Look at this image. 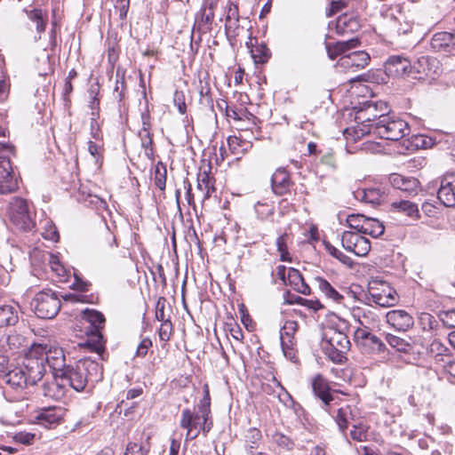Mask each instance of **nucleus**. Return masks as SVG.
I'll return each instance as SVG.
<instances>
[{
	"mask_svg": "<svg viewBox=\"0 0 455 455\" xmlns=\"http://www.w3.org/2000/svg\"><path fill=\"white\" fill-rule=\"evenodd\" d=\"M148 450L137 443H130L126 447L124 455H148Z\"/></svg>",
	"mask_w": 455,
	"mask_h": 455,
	"instance_id": "e2e57ef3",
	"label": "nucleus"
},
{
	"mask_svg": "<svg viewBox=\"0 0 455 455\" xmlns=\"http://www.w3.org/2000/svg\"><path fill=\"white\" fill-rule=\"evenodd\" d=\"M43 344H32L25 354L22 367L28 375L30 386L36 385L40 381L46 372V365L44 363L43 354Z\"/></svg>",
	"mask_w": 455,
	"mask_h": 455,
	"instance_id": "0eeeda50",
	"label": "nucleus"
},
{
	"mask_svg": "<svg viewBox=\"0 0 455 455\" xmlns=\"http://www.w3.org/2000/svg\"><path fill=\"white\" fill-rule=\"evenodd\" d=\"M238 22L237 18V11L236 8H229L228 12L226 17V23L225 27L227 29L232 28L234 26H236V23Z\"/></svg>",
	"mask_w": 455,
	"mask_h": 455,
	"instance_id": "338daca9",
	"label": "nucleus"
},
{
	"mask_svg": "<svg viewBox=\"0 0 455 455\" xmlns=\"http://www.w3.org/2000/svg\"><path fill=\"white\" fill-rule=\"evenodd\" d=\"M272 189L275 195L283 196L289 189L291 180L289 174L283 169H278L271 178Z\"/></svg>",
	"mask_w": 455,
	"mask_h": 455,
	"instance_id": "c85d7f7f",
	"label": "nucleus"
},
{
	"mask_svg": "<svg viewBox=\"0 0 455 455\" xmlns=\"http://www.w3.org/2000/svg\"><path fill=\"white\" fill-rule=\"evenodd\" d=\"M204 396L197 404V412L190 409H184L181 412L180 426L187 430L186 440H194L200 432L208 433L212 427L211 420V397L209 387H203Z\"/></svg>",
	"mask_w": 455,
	"mask_h": 455,
	"instance_id": "f03ea898",
	"label": "nucleus"
},
{
	"mask_svg": "<svg viewBox=\"0 0 455 455\" xmlns=\"http://www.w3.org/2000/svg\"><path fill=\"white\" fill-rule=\"evenodd\" d=\"M343 248L359 257L366 256L371 251L369 239L363 236L361 233L344 231L341 235Z\"/></svg>",
	"mask_w": 455,
	"mask_h": 455,
	"instance_id": "4468645a",
	"label": "nucleus"
},
{
	"mask_svg": "<svg viewBox=\"0 0 455 455\" xmlns=\"http://www.w3.org/2000/svg\"><path fill=\"white\" fill-rule=\"evenodd\" d=\"M19 321L16 307L9 304L0 306V328L13 326Z\"/></svg>",
	"mask_w": 455,
	"mask_h": 455,
	"instance_id": "473e14b6",
	"label": "nucleus"
},
{
	"mask_svg": "<svg viewBox=\"0 0 455 455\" xmlns=\"http://www.w3.org/2000/svg\"><path fill=\"white\" fill-rule=\"evenodd\" d=\"M387 323L398 331H406L414 324L413 317L404 310H391L386 315Z\"/></svg>",
	"mask_w": 455,
	"mask_h": 455,
	"instance_id": "5701e85b",
	"label": "nucleus"
},
{
	"mask_svg": "<svg viewBox=\"0 0 455 455\" xmlns=\"http://www.w3.org/2000/svg\"><path fill=\"white\" fill-rule=\"evenodd\" d=\"M43 358L46 366L52 370L53 376L58 379L60 374H64L63 371L67 367L66 355L60 347L43 344Z\"/></svg>",
	"mask_w": 455,
	"mask_h": 455,
	"instance_id": "ddd939ff",
	"label": "nucleus"
},
{
	"mask_svg": "<svg viewBox=\"0 0 455 455\" xmlns=\"http://www.w3.org/2000/svg\"><path fill=\"white\" fill-rule=\"evenodd\" d=\"M35 314L39 318H53L60 309V300L50 289L37 292L31 302Z\"/></svg>",
	"mask_w": 455,
	"mask_h": 455,
	"instance_id": "9d476101",
	"label": "nucleus"
},
{
	"mask_svg": "<svg viewBox=\"0 0 455 455\" xmlns=\"http://www.w3.org/2000/svg\"><path fill=\"white\" fill-rule=\"evenodd\" d=\"M351 315L359 326L356 329H366L371 331L377 323L375 313L368 307H355L352 308Z\"/></svg>",
	"mask_w": 455,
	"mask_h": 455,
	"instance_id": "b1692460",
	"label": "nucleus"
},
{
	"mask_svg": "<svg viewBox=\"0 0 455 455\" xmlns=\"http://www.w3.org/2000/svg\"><path fill=\"white\" fill-rule=\"evenodd\" d=\"M437 197L446 207L455 206V172L442 177Z\"/></svg>",
	"mask_w": 455,
	"mask_h": 455,
	"instance_id": "a211bd4d",
	"label": "nucleus"
},
{
	"mask_svg": "<svg viewBox=\"0 0 455 455\" xmlns=\"http://www.w3.org/2000/svg\"><path fill=\"white\" fill-rule=\"evenodd\" d=\"M8 216L11 222L19 229L31 231L36 227L34 207L27 200L13 197L8 206Z\"/></svg>",
	"mask_w": 455,
	"mask_h": 455,
	"instance_id": "39448f33",
	"label": "nucleus"
},
{
	"mask_svg": "<svg viewBox=\"0 0 455 455\" xmlns=\"http://www.w3.org/2000/svg\"><path fill=\"white\" fill-rule=\"evenodd\" d=\"M327 251L335 259H337L339 262L344 264L347 267H351L354 264L353 259L344 254L341 251L331 245V243L325 244Z\"/></svg>",
	"mask_w": 455,
	"mask_h": 455,
	"instance_id": "603ef678",
	"label": "nucleus"
},
{
	"mask_svg": "<svg viewBox=\"0 0 455 455\" xmlns=\"http://www.w3.org/2000/svg\"><path fill=\"white\" fill-rule=\"evenodd\" d=\"M369 294L371 300L380 307H394L398 302L396 291L386 283H381L380 287L370 286Z\"/></svg>",
	"mask_w": 455,
	"mask_h": 455,
	"instance_id": "dca6fc26",
	"label": "nucleus"
},
{
	"mask_svg": "<svg viewBox=\"0 0 455 455\" xmlns=\"http://www.w3.org/2000/svg\"><path fill=\"white\" fill-rule=\"evenodd\" d=\"M365 219L366 216L363 214H350L347 217L346 222L350 228L356 230V233H362Z\"/></svg>",
	"mask_w": 455,
	"mask_h": 455,
	"instance_id": "864d4df0",
	"label": "nucleus"
},
{
	"mask_svg": "<svg viewBox=\"0 0 455 455\" xmlns=\"http://www.w3.org/2000/svg\"><path fill=\"white\" fill-rule=\"evenodd\" d=\"M363 228L361 234L370 235L375 238L381 235L385 230L383 224L379 220L367 217Z\"/></svg>",
	"mask_w": 455,
	"mask_h": 455,
	"instance_id": "37998d69",
	"label": "nucleus"
},
{
	"mask_svg": "<svg viewBox=\"0 0 455 455\" xmlns=\"http://www.w3.org/2000/svg\"><path fill=\"white\" fill-rule=\"evenodd\" d=\"M100 359L97 358V353L93 358H81L75 365H67L64 374H60L59 378L62 382L67 381L76 391H83L89 383L94 384L102 379L103 369L99 363Z\"/></svg>",
	"mask_w": 455,
	"mask_h": 455,
	"instance_id": "f257e3e1",
	"label": "nucleus"
},
{
	"mask_svg": "<svg viewBox=\"0 0 455 455\" xmlns=\"http://www.w3.org/2000/svg\"><path fill=\"white\" fill-rule=\"evenodd\" d=\"M385 72L389 76H402L412 74L411 61L403 56H390L385 63Z\"/></svg>",
	"mask_w": 455,
	"mask_h": 455,
	"instance_id": "aec40b11",
	"label": "nucleus"
},
{
	"mask_svg": "<svg viewBox=\"0 0 455 455\" xmlns=\"http://www.w3.org/2000/svg\"><path fill=\"white\" fill-rule=\"evenodd\" d=\"M286 239H287V235H280L276 239L277 251L280 253V259L282 261H290L291 260V257L289 255L288 248H287V244H286Z\"/></svg>",
	"mask_w": 455,
	"mask_h": 455,
	"instance_id": "13d9d810",
	"label": "nucleus"
},
{
	"mask_svg": "<svg viewBox=\"0 0 455 455\" xmlns=\"http://www.w3.org/2000/svg\"><path fill=\"white\" fill-rule=\"evenodd\" d=\"M27 16L36 24V29L39 34L38 37H36V40L41 38V34L44 32L45 27L48 21V16L46 12H43L41 9H33L30 11H27Z\"/></svg>",
	"mask_w": 455,
	"mask_h": 455,
	"instance_id": "c9c22d12",
	"label": "nucleus"
},
{
	"mask_svg": "<svg viewBox=\"0 0 455 455\" xmlns=\"http://www.w3.org/2000/svg\"><path fill=\"white\" fill-rule=\"evenodd\" d=\"M388 180L394 188L408 193H414L417 191L419 182L415 178L404 177L398 173H392Z\"/></svg>",
	"mask_w": 455,
	"mask_h": 455,
	"instance_id": "bb28decb",
	"label": "nucleus"
},
{
	"mask_svg": "<svg viewBox=\"0 0 455 455\" xmlns=\"http://www.w3.org/2000/svg\"><path fill=\"white\" fill-rule=\"evenodd\" d=\"M312 390L315 396L320 398L324 406L333 399L330 393V387L327 379L321 374H316L311 380Z\"/></svg>",
	"mask_w": 455,
	"mask_h": 455,
	"instance_id": "a878e982",
	"label": "nucleus"
},
{
	"mask_svg": "<svg viewBox=\"0 0 455 455\" xmlns=\"http://www.w3.org/2000/svg\"><path fill=\"white\" fill-rule=\"evenodd\" d=\"M391 208L395 212L404 214L413 220L419 218V211L418 205L409 200L394 201L391 204Z\"/></svg>",
	"mask_w": 455,
	"mask_h": 455,
	"instance_id": "7c9ffc66",
	"label": "nucleus"
},
{
	"mask_svg": "<svg viewBox=\"0 0 455 455\" xmlns=\"http://www.w3.org/2000/svg\"><path fill=\"white\" fill-rule=\"evenodd\" d=\"M356 198L361 201L371 204H379L383 199V193L377 188H367L363 190L357 191Z\"/></svg>",
	"mask_w": 455,
	"mask_h": 455,
	"instance_id": "58836bf2",
	"label": "nucleus"
},
{
	"mask_svg": "<svg viewBox=\"0 0 455 455\" xmlns=\"http://www.w3.org/2000/svg\"><path fill=\"white\" fill-rule=\"evenodd\" d=\"M440 319L445 326L455 328V308L442 312Z\"/></svg>",
	"mask_w": 455,
	"mask_h": 455,
	"instance_id": "0e129e2a",
	"label": "nucleus"
},
{
	"mask_svg": "<svg viewBox=\"0 0 455 455\" xmlns=\"http://www.w3.org/2000/svg\"><path fill=\"white\" fill-rule=\"evenodd\" d=\"M22 365L14 366L1 374V380L12 388H24L30 385Z\"/></svg>",
	"mask_w": 455,
	"mask_h": 455,
	"instance_id": "4be33fe9",
	"label": "nucleus"
},
{
	"mask_svg": "<svg viewBox=\"0 0 455 455\" xmlns=\"http://www.w3.org/2000/svg\"><path fill=\"white\" fill-rule=\"evenodd\" d=\"M351 415V408L349 406L341 407L337 411L335 420L341 431L347 428Z\"/></svg>",
	"mask_w": 455,
	"mask_h": 455,
	"instance_id": "09e8293b",
	"label": "nucleus"
},
{
	"mask_svg": "<svg viewBox=\"0 0 455 455\" xmlns=\"http://www.w3.org/2000/svg\"><path fill=\"white\" fill-rule=\"evenodd\" d=\"M200 104L213 108V100L211 95V87L207 82L199 81Z\"/></svg>",
	"mask_w": 455,
	"mask_h": 455,
	"instance_id": "8fccbe9b",
	"label": "nucleus"
},
{
	"mask_svg": "<svg viewBox=\"0 0 455 455\" xmlns=\"http://www.w3.org/2000/svg\"><path fill=\"white\" fill-rule=\"evenodd\" d=\"M359 40L353 38L347 41H339L334 44H327L326 50L328 56L331 60L336 59L339 55H346L345 53L353 48H356L359 45Z\"/></svg>",
	"mask_w": 455,
	"mask_h": 455,
	"instance_id": "cd10ccee",
	"label": "nucleus"
},
{
	"mask_svg": "<svg viewBox=\"0 0 455 455\" xmlns=\"http://www.w3.org/2000/svg\"><path fill=\"white\" fill-rule=\"evenodd\" d=\"M323 350L335 363H341L349 350L350 341L347 336L336 329L329 328L323 332Z\"/></svg>",
	"mask_w": 455,
	"mask_h": 455,
	"instance_id": "1a4fd4ad",
	"label": "nucleus"
},
{
	"mask_svg": "<svg viewBox=\"0 0 455 455\" xmlns=\"http://www.w3.org/2000/svg\"><path fill=\"white\" fill-rule=\"evenodd\" d=\"M387 111V106L384 102L365 101L359 107L355 114V121L361 125L349 127L344 131V136L347 141H356L366 134L373 133L379 116Z\"/></svg>",
	"mask_w": 455,
	"mask_h": 455,
	"instance_id": "7ed1b4c3",
	"label": "nucleus"
},
{
	"mask_svg": "<svg viewBox=\"0 0 455 455\" xmlns=\"http://www.w3.org/2000/svg\"><path fill=\"white\" fill-rule=\"evenodd\" d=\"M432 49L439 52H451L454 49L453 34L446 31L435 33L430 42Z\"/></svg>",
	"mask_w": 455,
	"mask_h": 455,
	"instance_id": "393cba45",
	"label": "nucleus"
},
{
	"mask_svg": "<svg viewBox=\"0 0 455 455\" xmlns=\"http://www.w3.org/2000/svg\"><path fill=\"white\" fill-rule=\"evenodd\" d=\"M173 333V325L171 320L161 322L158 329L159 339L162 341L167 342L171 339Z\"/></svg>",
	"mask_w": 455,
	"mask_h": 455,
	"instance_id": "4d7b16f0",
	"label": "nucleus"
},
{
	"mask_svg": "<svg viewBox=\"0 0 455 455\" xmlns=\"http://www.w3.org/2000/svg\"><path fill=\"white\" fill-rule=\"evenodd\" d=\"M99 244L102 249H113L117 247L116 236L107 226L102 230L99 239Z\"/></svg>",
	"mask_w": 455,
	"mask_h": 455,
	"instance_id": "de8ad7c7",
	"label": "nucleus"
},
{
	"mask_svg": "<svg viewBox=\"0 0 455 455\" xmlns=\"http://www.w3.org/2000/svg\"><path fill=\"white\" fill-rule=\"evenodd\" d=\"M141 146L144 148V154L145 156L153 160L154 159V150L152 148L153 145V139L152 134L149 132L148 124H147L145 121H143V126L141 130L139 132Z\"/></svg>",
	"mask_w": 455,
	"mask_h": 455,
	"instance_id": "a19ab883",
	"label": "nucleus"
},
{
	"mask_svg": "<svg viewBox=\"0 0 455 455\" xmlns=\"http://www.w3.org/2000/svg\"><path fill=\"white\" fill-rule=\"evenodd\" d=\"M413 77L422 79L424 77H432L438 73V61L435 58L422 56L411 65Z\"/></svg>",
	"mask_w": 455,
	"mask_h": 455,
	"instance_id": "412c9836",
	"label": "nucleus"
},
{
	"mask_svg": "<svg viewBox=\"0 0 455 455\" xmlns=\"http://www.w3.org/2000/svg\"><path fill=\"white\" fill-rule=\"evenodd\" d=\"M197 189L202 192L203 199L210 198L214 191L213 180L206 172H200L197 175Z\"/></svg>",
	"mask_w": 455,
	"mask_h": 455,
	"instance_id": "ea45409f",
	"label": "nucleus"
},
{
	"mask_svg": "<svg viewBox=\"0 0 455 455\" xmlns=\"http://www.w3.org/2000/svg\"><path fill=\"white\" fill-rule=\"evenodd\" d=\"M350 437L357 442H365L368 440V427L363 424L354 425L350 431Z\"/></svg>",
	"mask_w": 455,
	"mask_h": 455,
	"instance_id": "6e6d98bb",
	"label": "nucleus"
},
{
	"mask_svg": "<svg viewBox=\"0 0 455 455\" xmlns=\"http://www.w3.org/2000/svg\"><path fill=\"white\" fill-rule=\"evenodd\" d=\"M155 185L161 190L165 188L166 184V168L161 164H157L155 168L154 176Z\"/></svg>",
	"mask_w": 455,
	"mask_h": 455,
	"instance_id": "5fc2aeb1",
	"label": "nucleus"
},
{
	"mask_svg": "<svg viewBox=\"0 0 455 455\" xmlns=\"http://www.w3.org/2000/svg\"><path fill=\"white\" fill-rule=\"evenodd\" d=\"M262 435L256 427H250L244 435L245 450L250 455H254V450L259 447Z\"/></svg>",
	"mask_w": 455,
	"mask_h": 455,
	"instance_id": "4c0bfd02",
	"label": "nucleus"
},
{
	"mask_svg": "<svg viewBox=\"0 0 455 455\" xmlns=\"http://www.w3.org/2000/svg\"><path fill=\"white\" fill-rule=\"evenodd\" d=\"M174 105L177 106L179 112L183 115L187 111V106L185 102V95L181 91H176L173 95Z\"/></svg>",
	"mask_w": 455,
	"mask_h": 455,
	"instance_id": "69168bd1",
	"label": "nucleus"
},
{
	"mask_svg": "<svg viewBox=\"0 0 455 455\" xmlns=\"http://www.w3.org/2000/svg\"><path fill=\"white\" fill-rule=\"evenodd\" d=\"M45 259L48 261L51 270L55 274L59 282H67L68 280L70 270L63 266L58 256L48 253L45 255Z\"/></svg>",
	"mask_w": 455,
	"mask_h": 455,
	"instance_id": "2f4dec72",
	"label": "nucleus"
},
{
	"mask_svg": "<svg viewBox=\"0 0 455 455\" xmlns=\"http://www.w3.org/2000/svg\"><path fill=\"white\" fill-rule=\"evenodd\" d=\"M359 27L358 20L354 15L341 14L338 17L336 29L339 34H344L348 31L353 32Z\"/></svg>",
	"mask_w": 455,
	"mask_h": 455,
	"instance_id": "e433bc0d",
	"label": "nucleus"
},
{
	"mask_svg": "<svg viewBox=\"0 0 455 455\" xmlns=\"http://www.w3.org/2000/svg\"><path fill=\"white\" fill-rule=\"evenodd\" d=\"M246 45L250 49L251 58L255 63L264 64L267 62L271 52L265 44H258L257 40H255V44H253L252 39L251 38L250 41L246 43Z\"/></svg>",
	"mask_w": 455,
	"mask_h": 455,
	"instance_id": "c756f323",
	"label": "nucleus"
},
{
	"mask_svg": "<svg viewBox=\"0 0 455 455\" xmlns=\"http://www.w3.org/2000/svg\"><path fill=\"white\" fill-rule=\"evenodd\" d=\"M297 330L298 323L293 320L286 321L280 330L281 347L283 355L286 358L294 363L297 361V352L294 348L295 342L293 336Z\"/></svg>",
	"mask_w": 455,
	"mask_h": 455,
	"instance_id": "2eb2a0df",
	"label": "nucleus"
},
{
	"mask_svg": "<svg viewBox=\"0 0 455 455\" xmlns=\"http://www.w3.org/2000/svg\"><path fill=\"white\" fill-rule=\"evenodd\" d=\"M255 211L260 219H267L274 213V205L268 203H259L255 204Z\"/></svg>",
	"mask_w": 455,
	"mask_h": 455,
	"instance_id": "052dcab7",
	"label": "nucleus"
},
{
	"mask_svg": "<svg viewBox=\"0 0 455 455\" xmlns=\"http://www.w3.org/2000/svg\"><path fill=\"white\" fill-rule=\"evenodd\" d=\"M315 282L319 290L327 298L332 299L335 302H340L342 300L343 296L338 291H336L328 281L323 277H316Z\"/></svg>",
	"mask_w": 455,
	"mask_h": 455,
	"instance_id": "c03bdc74",
	"label": "nucleus"
},
{
	"mask_svg": "<svg viewBox=\"0 0 455 455\" xmlns=\"http://www.w3.org/2000/svg\"><path fill=\"white\" fill-rule=\"evenodd\" d=\"M36 435L28 432H19L14 435V440L22 444H31Z\"/></svg>",
	"mask_w": 455,
	"mask_h": 455,
	"instance_id": "774afa93",
	"label": "nucleus"
},
{
	"mask_svg": "<svg viewBox=\"0 0 455 455\" xmlns=\"http://www.w3.org/2000/svg\"><path fill=\"white\" fill-rule=\"evenodd\" d=\"M66 409L62 406H47L36 410L32 421L45 428H54L63 422Z\"/></svg>",
	"mask_w": 455,
	"mask_h": 455,
	"instance_id": "9b49d317",
	"label": "nucleus"
},
{
	"mask_svg": "<svg viewBox=\"0 0 455 455\" xmlns=\"http://www.w3.org/2000/svg\"><path fill=\"white\" fill-rule=\"evenodd\" d=\"M274 442L281 448L290 451L293 448V442L286 435L276 433L273 435Z\"/></svg>",
	"mask_w": 455,
	"mask_h": 455,
	"instance_id": "680f3d73",
	"label": "nucleus"
},
{
	"mask_svg": "<svg viewBox=\"0 0 455 455\" xmlns=\"http://www.w3.org/2000/svg\"><path fill=\"white\" fill-rule=\"evenodd\" d=\"M84 318L89 323L88 329L90 335L86 341L81 344V346L88 347L91 351L97 353V358L101 357V353L104 350L102 342V335L100 329L105 323L104 315L94 309H86L84 311Z\"/></svg>",
	"mask_w": 455,
	"mask_h": 455,
	"instance_id": "6e6552de",
	"label": "nucleus"
},
{
	"mask_svg": "<svg viewBox=\"0 0 455 455\" xmlns=\"http://www.w3.org/2000/svg\"><path fill=\"white\" fill-rule=\"evenodd\" d=\"M38 230L41 235L48 241L56 243L59 241L60 235L55 227L54 223L52 220L45 217L43 220H40L38 223Z\"/></svg>",
	"mask_w": 455,
	"mask_h": 455,
	"instance_id": "72a5a7b5",
	"label": "nucleus"
},
{
	"mask_svg": "<svg viewBox=\"0 0 455 455\" xmlns=\"http://www.w3.org/2000/svg\"><path fill=\"white\" fill-rule=\"evenodd\" d=\"M353 66L358 69L365 68L371 60L370 55L364 51H356L348 53Z\"/></svg>",
	"mask_w": 455,
	"mask_h": 455,
	"instance_id": "3c124183",
	"label": "nucleus"
},
{
	"mask_svg": "<svg viewBox=\"0 0 455 455\" xmlns=\"http://www.w3.org/2000/svg\"><path fill=\"white\" fill-rule=\"evenodd\" d=\"M165 302L166 299L164 297H160L156 304V318L159 322L171 320L170 315L165 313Z\"/></svg>",
	"mask_w": 455,
	"mask_h": 455,
	"instance_id": "bf43d9fd",
	"label": "nucleus"
},
{
	"mask_svg": "<svg viewBox=\"0 0 455 455\" xmlns=\"http://www.w3.org/2000/svg\"><path fill=\"white\" fill-rule=\"evenodd\" d=\"M379 14L380 25L384 32L391 37L406 35L412 30L414 26L412 15L405 12L400 5L383 4Z\"/></svg>",
	"mask_w": 455,
	"mask_h": 455,
	"instance_id": "20e7f679",
	"label": "nucleus"
},
{
	"mask_svg": "<svg viewBox=\"0 0 455 455\" xmlns=\"http://www.w3.org/2000/svg\"><path fill=\"white\" fill-rule=\"evenodd\" d=\"M4 342L2 347L4 351L13 354L23 346L24 338L17 333H11L4 338Z\"/></svg>",
	"mask_w": 455,
	"mask_h": 455,
	"instance_id": "a18cd8bd",
	"label": "nucleus"
},
{
	"mask_svg": "<svg viewBox=\"0 0 455 455\" xmlns=\"http://www.w3.org/2000/svg\"><path fill=\"white\" fill-rule=\"evenodd\" d=\"M285 267H278V275L286 283L291 285L296 291L307 295L310 293L309 286L305 283L304 278L298 269L290 267L285 276Z\"/></svg>",
	"mask_w": 455,
	"mask_h": 455,
	"instance_id": "6ab92c4d",
	"label": "nucleus"
},
{
	"mask_svg": "<svg viewBox=\"0 0 455 455\" xmlns=\"http://www.w3.org/2000/svg\"><path fill=\"white\" fill-rule=\"evenodd\" d=\"M410 133L408 124L400 117L382 113L375 124L373 134L381 139L398 140Z\"/></svg>",
	"mask_w": 455,
	"mask_h": 455,
	"instance_id": "423d86ee",
	"label": "nucleus"
},
{
	"mask_svg": "<svg viewBox=\"0 0 455 455\" xmlns=\"http://www.w3.org/2000/svg\"><path fill=\"white\" fill-rule=\"evenodd\" d=\"M355 339L366 353L369 354H385L389 355L385 343L371 331L366 329H355Z\"/></svg>",
	"mask_w": 455,
	"mask_h": 455,
	"instance_id": "f8f14e48",
	"label": "nucleus"
},
{
	"mask_svg": "<svg viewBox=\"0 0 455 455\" xmlns=\"http://www.w3.org/2000/svg\"><path fill=\"white\" fill-rule=\"evenodd\" d=\"M385 339L391 347L395 348L398 352L408 353L413 347L412 342L391 333H387Z\"/></svg>",
	"mask_w": 455,
	"mask_h": 455,
	"instance_id": "79ce46f5",
	"label": "nucleus"
},
{
	"mask_svg": "<svg viewBox=\"0 0 455 455\" xmlns=\"http://www.w3.org/2000/svg\"><path fill=\"white\" fill-rule=\"evenodd\" d=\"M430 352L435 354V360L442 362L443 364L450 360V349L438 339H434L430 344Z\"/></svg>",
	"mask_w": 455,
	"mask_h": 455,
	"instance_id": "49530a36",
	"label": "nucleus"
},
{
	"mask_svg": "<svg viewBox=\"0 0 455 455\" xmlns=\"http://www.w3.org/2000/svg\"><path fill=\"white\" fill-rule=\"evenodd\" d=\"M19 176L14 172L11 161L4 160L0 164V194L6 195L17 191Z\"/></svg>",
	"mask_w": 455,
	"mask_h": 455,
	"instance_id": "f3484780",
	"label": "nucleus"
},
{
	"mask_svg": "<svg viewBox=\"0 0 455 455\" xmlns=\"http://www.w3.org/2000/svg\"><path fill=\"white\" fill-rule=\"evenodd\" d=\"M42 389L44 396L54 400L62 399L66 394L65 384L59 382L57 379L44 383Z\"/></svg>",
	"mask_w": 455,
	"mask_h": 455,
	"instance_id": "f704fd0d",
	"label": "nucleus"
}]
</instances>
